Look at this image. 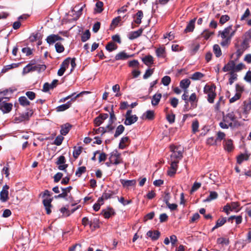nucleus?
Here are the masks:
<instances>
[{
  "instance_id": "nucleus-8",
  "label": "nucleus",
  "mask_w": 251,
  "mask_h": 251,
  "mask_svg": "<svg viewBox=\"0 0 251 251\" xmlns=\"http://www.w3.org/2000/svg\"><path fill=\"white\" fill-rule=\"evenodd\" d=\"M236 119L235 115L233 112H229L226 116L223 117L224 121L228 123L230 126H232V122Z\"/></svg>"
},
{
  "instance_id": "nucleus-36",
  "label": "nucleus",
  "mask_w": 251,
  "mask_h": 251,
  "mask_svg": "<svg viewBox=\"0 0 251 251\" xmlns=\"http://www.w3.org/2000/svg\"><path fill=\"white\" fill-rule=\"evenodd\" d=\"M105 218H109L111 215H114V211L112 208H109L107 210H103L101 212Z\"/></svg>"
},
{
  "instance_id": "nucleus-2",
  "label": "nucleus",
  "mask_w": 251,
  "mask_h": 251,
  "mask_svg": "<svg viewBox=\"0 0 251 251\" xmlns=\"http://www.w3.org/2000/svg\"><path fill=\"white\" fill-rule=\"evenodd\" d=\"M171 151L172 152L170 156V160L179 161L182 157L183 150L180 146H171Z\"/></svg>"
},
{
  "instance_id": "nucleus-16",
  "label": "nucleus",
  "mask_w": 251,
  "mask_h": 251,
  "mask_svg": "<svg viewBox=\"0 0 251 251\" xmlns=\"http://www.w3.org/2000/svg\"><path fill=\"white\" fill-rule=\"evenodd\" d=\"M225 105V100L223 96H221L219 98V100L214 105L215 111L218 112L221 111V108Z\"/></svg>"
},
{
  "instance_id": "nucleus-19",
  "label": "nucleus",
  "mask_w": 251,
  "mask_h": 251,
  "mask_svg": "<svg viewBox=\"0 0 251 251\" xmlns=\"http://www.w3.org/2000/svg\"><path fill=\"white\" fill-rule=\"evenodd\" d=\"M132 56L133 55H128L125 51H122L116 54L115 58L116 60H125Z\"/></svg>"
},
{
  "instance_id": "nucleus-54",
  "label": "nucleus",
  "mask_w": 251,
  "mask_h": 251,
  "mask_svg": "<svg viewBox=\"0 0 251 251\" xmlns=\"http://www.w3.org/2000/svg\"><path fill=\"white\" fill-rule=\"evenodd\" d=\"M90 37V32L88 30L85 31L81 36V41L82 42H86Z\"/></svg>"
},
{
  "instance_id": "nucleus-23",
  "label": "nucleus",
  "mask_w": 251,
  "mask_h": 251,
  "mask_svg": "<svg viewBox=\"0 0 251 251\" xmlns=\"http://www.w3.org/2000/svg\"><path fill=\"white\" fill-rule=\"evenodd\" d=\"M218 197V193L215 191H210L209 195L207 197L206 199L203 201V202H210L213 200H216Z\"/></svg>"
},
{
  "instance_id": "nucleus-59",
  "label": "nucleus",
  "mask_w": 251,
  "mask_h": 251,
  "mask_svg": "<svg viewBox=\"0 0 251 251\" xmlns=\"http://www.w3.org/2000/svg\"><path fill=\"white\" fill-rule=\"evenodd\" d=\"M167 119L168 121L170 123L172 124L175 122V115L172 114H168L166 116Z\"/></svg>"
},
{
  "instance_id": "nucleus-39",
  "label": "nucleus",
  "mask_w": 251,
  "mask_h": 251,
  "mask_svg": "<svg viewBox=\"0 0 251 251\" xmlns=\"http://www.w3.org/2000/svg\"><path fill=\"white\" fill-rule=\"evenodd\" d=\"M136 18L134 20V22L137 24H140L143 17V12L141 10L138 11L136 14Z\"/></svg>"
},
{
  "instance_id": "nucleus-60",
  "label": "nucleus",
  "mask_w": 251,
  "mask_h": 251,
  "mask_svg": "<svg viewBox=\"0 0 251 251\" xmlns=\"http://www.w3.org/2000/svg\"><path fill=\"white\" fill-rule=\"evenodd\" d=\"M178 103V100L176 98H172L170 99V104L174 107H177Z\"/></svg>"
},
{
  "instance_id": "nucleus-21",
  "label": "nucleus",
  "mask_w": 251,
  "mask_h": 251,
  "mask_svg": "<svg viewBox=\"0 0 251 251\" xmlns=\"http://www.w3.org/2000/svg\"><path fill=\"white\" fill-rule=\"evenodd\" d=\"M147 235L150 237L152 240H156L160 236V232L157 231L150 230L147 233Z\"/></svg>"
},
{
  "instance_id": "nucleus-55",
  "label": "nucleus",
  "mask_w": 251,
  "mask_h": 251,
  "mask_svg": "<svg viewBox=\"0 0 251 251\" xmlns=\"http://www.w3.org/2000/svg\"><path fill=\"white\" fill-rule=\"evenodd\" d=\"M64 139V137L61 135L57 136L54 141V144L57 146L60 145Z\"/></svg>"
},
{
  "instance_id": "nucleus-47",
  "label": "nucleus",
  "mask_w": 251,
  "mask_h": 251,
  "mask_svg": "<svg viewBox=\"0 0 251 251\" xmlns=\"http://www.w3.org/2000/svg\"><path fill=\"white\" fill-rule=\"evenodd\" d=\"M117 48V46L113 42L108 43L106 46V49L109 51H112Z\"/></svg>"
},
{
  "instance_id": "nucleus-10",
  "label": "nucleus",
  "mask_w": 251,
  "mask_h": 251,
  "mask_svg": "<svg viewBox=\"0 0 251 251\" xmlns=\"http://www.w3.org/2000/svg\"><path fill=\"white\" fill-rule=\"evenodd\" d=\"M114 127L113 126L107 125L105 127H100L97 129H94L93 132L95 134H103L107 131H111L114 129Z\"/></svg>"
},
{
  "instance_id": "nucleus-17",
  "label": "nucleus",
  "mask_w": 251,
  "mask_h": 251,
  "mask_svg": "<svg viewBox=\"0 0 251 251\" xmlns=\"http://www.w3.org/2000/svg\"><path fill=\"white\" fill-rule=\"evenodd\" d=\"M62 193L59 194L57 196H55V199L58 198H66L68 196V194L70 192L71 190L72 189V187L71 186H69L66 188H61Z\"/></svg>"
},
{
  "instance_id": "nucleus-33",
  "label": "nucleus",
  "mask_w": 251,
  "mask_h": 251,
  "mask_svg": "<svg viewBox=\"0 0 251 251\" xmlns=\"http://www.w3.org/2000/svg\"><path fill=\"white\" fill-rule=\"evenodd\" d=\"M85 5L84 4L82 6H81L80 8L78 7V6H75L72 12H75V18L76 19H78L79 16L81 14V11L83 8V7H85Z\"/></svg>"
},
{
  "instance_id": "nucleus-58",
  "label": "nucleus",
  "mask_w": 251,
  "mask_h": 251,
  "mask_svg": "<svg viewBox=\"0 0 251 251\" xmlns=\"http://www.w3.org/2000/svg\"><path fill=\"white\" fill-rule=\"evenodd\" d=\"M217 242L218 244H225V245H228L229 244V240L228 239L221 237L217 239Z\"/></svg>"
},
{
  "instance_id": "nucleus-14",
  "label": "nucleus",
  "mask_w": 251,
  "mask_h": 251,
  "mask_svg": "<svg viewBox=\"0 0 251 251\" xmlns=\"http://www.w3.org/2000/svg\"><path fill=\"white\" fill-rule=\"evenodd\" d=\"M52 201V199L49 198L44 199L43 201V203L46 210V213L47 214H50L51 213V210L50 208L52 207V205L51 204Z\"/></svg>"
},
{
  "instance_id": "nucleus-63",
  "label": "nucleus",
  "mask_w": 251,
  "mask_h": 251,
  "mask_svg": "<svg viewBox=\"0 0 251 251\" xmlns=\"http://www.w3.org/2000/svg\"><path fill=\"white\" fill-rule=\"evenodd\" d=\"M201 183L195 182L191 189V193H192L194 192L197 191L198 189H199L201 187Z\"/></svg>"
},
{
  "instance_id": "nucleus-43",
  "label": "nucleus",
  "mask_w": 251,
  "mask_h": 251,
  "mask_svg": "<svg viewBox=\"0 0 251 251\" xmlns=\"http://www.w3.org/2000/svg\"><path fill=\"white\" fill-rule=\"evenodd\" d=\"M213 51L216 57H219L222 54L221 50L218 45H214L213 46Z\"/></svg>"
},
{
  "instance_id": "nucleus-35",
  "label": "nucleus",
  "mask_w": 251,
  "mask_h": 251,
  "mask_svg": "<svg viewBox=\"0 0 251 251\" xmlns=\"http://www.w3.org/2000/svg\"><path fill=\"white\" fill-rule=\"evenodd\" d=\"M129 139L128 137H123L119 143V147L120 149H124L126 148V147L127 146L126 144L128 142Z\"/></svg>"
},
{
  "instance_id": "nucleus-45",
  "label": "nucleus",
  "mask_w": 251,
  "mask_h": 251,
  "mask_svg": "<svg viewBox=\"0 0 251 251\" xmlns=\"http://www.w3.org/2000/svg\"><path fill=\"white\" fill-rule=\"evenodd\" d=\"M110 118L109 120V124L108 125L112 126V124L116 120V117L114 114L113 109L112 108L111 111L110 112Z\"/></svg>"
},
{
  "instance_id": "nucleus-24",
  "label": "nucleus",
  "mask_w": 251,
  "mask_h": 251,
  "mask_svg": "<svg viewBox=\"0 0 251 251\" xmlns=\"http://www.w3.org/2000/svg\"><path fill=\"white\" fill-rule=\"evenodd\" d=\"M225 149L227 151H231L233 149L232 141L231 139L225 140L224 142Z\"/></svg>"
},
{
  "instance_id": "nucleus-5",
  "label": "nucleus",
  "mask_w": 251,
  "mask_h": 251,
  "mask_svg": "<svg viewBox=\"0 0 251 251\" xmlns=\"http://www.w3.org/2000/svg\"><path fill=\"white\" fill-rule=\"evenodd\" d=\"M9 187L5 184L4 185L1 191L0 192V200L2 202H6L9 199L8 197V189Z\"/></svg>"
},
{
  "instance_id": "nucleus-52",
  "label": "nucleus",
  "mask_w": 251,
  "mask_h": 251,
  "mask_svg": "<svg viewBox=\"0 0 251 251\" xmlns=\"http://www.w3.org/2000/svg\"><path fill=\"white\" fill-rule=\"evenodd\" d=\"M56 51L58 53H61L64 50V46L60 43H56L55 45Z\"/></svg>"
},
{
  "instance_id": "nucleus-15",
  "label": "nucleus",
  "mask_w": 251,
  "mask_h": 251,
  "mask_svg": "<svg viewBox=\"0 0 251 251\" xmlns=\"http://www.w3.org/2000/svg\"><path fill=\"white\" fill-rule=\"evenodd\" d=\"M116 194V193L114 191L108 190L103 193L102 196L99 199V202H101V203H103L104 200H107L112 197L114 195Z\"/></svg>"
},
{
  "instance_id": "nucleus-32",
  "label": "nucleus",
  "mask_w": 251,
  "mask_h": 251,
  "mask_svg": "<svg viewBox=\"0 0 251 251\" xmlns=\"http://www.w3.org/2000/svg\"><path fill=\"white\" fill-rule=\"evenodd\" d=\"M37 67L35 66H32L30 64L27 65L24 69L23 71V74H26L29 73L31 71H34L36 70Z\"/></svg>"
},
{
  "instance_id": "nucleus-25",
  "label": "nucleus",
  "mask_w": 251,
  "mask_h": 251,
  "mask_svg": "<svg viewBox=\"0 0 251 251\" xmlns=\"http://www.w3.org/2000/svg\"><path fill=\"white\" fill-rule=\"evenodd\" d=\"M121 183L124 187H128L129 186H134L136 184V180H125L121 179Z\"/></svg>"
},
{
  "instance_id": "nucleus-11",
  "label": "nucleus",
  "mask_w": 251,
  "mask_h": 251,
  "mask_svg": "<svg viewBox=\"0 0 251 251\" xmlns=\"http://www.w3.org/2000/svg\"><path fill=\"white\" fill-rule=\"evenodd\" d=\"M108 117V114H101L94 120V124L96 126H100L103 121Z\"/></svg>"
},
{
  "instance_id": "nucleus-61",
  "label": "nucleus",
  "mask_w": 251,
  "mask_h": 251,
  "mask_svg": "<svg viewBox=\"0 0 251 251\" xmlns=\"http://www.w3.org/2000/svg\"><path fill=\"white\" fill-rule=\"evenodd\" d=\"M229 20V17L227 15H223L221 17L220 19V23L222 25L224 24Z\"/></svg>"
},
{
  "instance_id": "nucleus-26",
  "label": "nucleus",
  "mask_w": 251,
  "mask_h": 251,
  "mask_svg": "<svg viewBox=\"0 0 251 251\" xmlns=\"http://www.w3.org/2000/svg\"><path fill=\"white\" fill-rule=\"evenodd\" d=\"M72 126L70 124L67 123L61 126L60 133L62 135H66L69 131Z\"/></svg>"
},
{
  "instance_id": "nucleus-49",
  "label": "nucleus",
  "mask_w": 251,
  "mask_h": 251,
  "mask_svg": "<svg viewBox=\"0 0 251 251\" xmlns=\"http://www.w3.org/2000/svg\"><path fill=\"white\" fill-rule=\"evenodd\" d=\"M230 77L229 78V84L230 85H232L234 81L237 79V74H235L233 72H230L229 73Z\"/></svg>"
},
{
  "instance_id": "nucleus-53",
  "label": "nucleus",
  "mask_w": 251,
  "mask_h": 251,
  "mask_svg": "<svg viewBox=\"0 0 251 251\" xmlns=\"http://www.w3.org/2000/svg\"><path fill=\"white\" fill-rule=\"evenodd\" d=\"M161 82L165 86H168L171 82V77L166 75L164 76L161 79Z\"/></svg>"
},
{
  "instance_id": "nucleus-56",
  "label": "nucleus",
  "mask_w": 251,
  "mask_h": 251,
  "mask_svg": "<svg viewBox=\"0 0 251 251\" xmlns=\"http://www.w3.org/2000/svg\"><path fill=\"white\" fill-rule=\"evenodd\" d=\"M245 65L242 63H240L237 65H235V63H234V73L241 71L245 68Z\"/></svg>"
},
{
  "instance_id": "nucleus-51",
  "label": "nucleus",
  "mask_w": 251,
  "mask_h": 251,
  "mask_svg": "<svg viewBox=\"0 0 251 251\" xmlns=\"http://www.w3.org/2000/svg\"><path fill=\"white\" fill-rule=\"evenodd\" d=\"M103 2L98 1L96 4L95 11L98 13H100L103 10Z\"/></svg>"
},
{
  "instance_id": "nucleus-50",
  "label": "nucleus",
  "mask_w": 251,
  "mask_h": 251,
  "mask_svg": "<svg viewBox=\"0 0 251 251\" xmlns=\"http://www.w3.org/2000/svg\"><path fill=\"white\" fill-rule=\"evenodd\" d=\"M86 171V167L84 166H82L79 167L77 171L75 172V175L78 177H80L81 175L84 173Z\"/></svg>"
},
{
  "instance_id": "nucleus-9",
  "label": "nucleus",
  "mask_w": 251,
  "mask_h": 251,
  "mask_svg": "<svg viewBox=\"0 0 251 251\" xmlns=\"http://www.w3.org/2000/svg\"><path fill=\"white\" fill-rule=\"evenodd\" d=\"M70 58L66 59L61 64L60 68L57 72L59 76H62L65 72L66 69L68 67L70 63Z\"/></svg>"
},
{
  "instance_id": "nucleus-57",
  "label": "nucleus",
  "mask_w": 251,
  "mask_h": 251,
  "mask_svg": "<svg viewBox=\"0 0 251 251\" xmlns=\"http://www.w3.org/2000/svg\"><path fill=\"white\" fill-rule=\"evenodd\" d=\"M121 21V18L120 16H118L114 18L112 21L111 26H113V28H115L118 25V24L120 23Z\"/></svg>"
},
{
  "instance_id": "nucleus-1",
  "label": "nucleus",
  "mask_w": 251,
  "mask_h": 251,
  "mask_svg": "<svg viewBox=\"0 0 251 251\" xmlns=\"http://www.w3.org/2000/svg\"><path fill=\"white\" fill-rule=\"evenodd\" d=\"M236 29L237 27L235 29H233L232 26L229 25L223 30L219 31V36L223 39L221 43L222 46H226L230 43L231 39L234 35Z\"/></svg>"
},
{
  "instance_id": "nucleus-38",
  "label": "nucleus",
  "mask_w": 251,
  "mask_h": 251,
  "mask_svg": "<svg viewBox=\"0 0 251 251\" xmlns=\"http://www.w3.org/2000/svg\"><path fill=\"white\" fill-rule=\"evenodd\" d=\"M19 101L20 104L24 106H28L30 104V102L25 96L20 97L19 99Z\"/></svg>"
},
{
  "instance_id": "nucleus-12",
  "label": "nucleus",
  "mask_w": 251,
  "mask_h": 251,
  "mask_svg": "<svg viewBox=\"0 0 251 251\" xmlns=\"http://www.w3.org/2000/svg\"><path fill=\"white\" fill-rule=\"evenodd\" d=\"M58 81V80L54 79L50 84L48 82L45 83L43 85V91L47 92L50 89L55 88L57 84Z\"/></svg>"
},
{
  "instance_id": "nucleus-29",
  "label": "nucleus",
  "mask_w": 251,
  "mask_h": 251,
  "mask_svg": "<svg viewBox=\"0 0 251 251\" xmlns=\"http://www.w3.org/2000/svg\"><path fill=\"white\" fill-rule=\"evenodd\" d=\"M71 105V101H68L65 104H62L56 107V111L57 112L64 111L70 107Z\"/></svg>"
},
{
  "instance_id": "nucleus-62",
  "label": "nucleus",
  "mask_w": 251,
  "mask_h": 251,
  "mask_svg": "<svg viewBox=\"0 0 251 251\" xmlns=\"http://www.w3.org/2000/svg\"><path fill=\"white\" fill-rule=\"evenodd\" d=\"M119 201L121 202L123 205H126L127 204H130L131 203V200H125L124 197H121L119 198L118 197Z\"/></svg>"
},
{
  "instance_id": "nucleus-44",
  "label": "nucleus",
  "mask_w": 251,
  "mask_h": 251,
  "mask_svg": "<svg viewBox=\"0 0 251 251\" xmlns=\"http://www.w3.org/2000/svg\"><path fill=\"white\" fill-rule=\"evenodd\" d=\"M249 156L247 154H241L237 157V162L241 164L244 160H248Z\"/></svg>"
},
{
  "instance_id": "nucleus-31",
  "label": "nucleus",
  "mask_w": 251,
  "mask_h": 251,
  "mask_svg": "<svg viewBox=\"0 0 251 251\" xmlns=\"http://www.w3.org/2000/svg\"><path fill=\"white\" fill-rule=\"evenodd\" d=\"M190 83L191 81L189 79H184L180 82V87L184 89V90H188L187 88L189 87Z\"/></svg>"
},
{
  "instance_id": "nucleus-6",
  "label": "nucleus",
  "mask_w": 251,
  "mask_h": 251,
  "mask_svg": "<svg viewBox=\"0 0 251 251\" xmlns=\"http://www.w3.org/2000/svg\"><path fill=\"white\" fill-rule=\"evenodd\" d=\"M3 99H0V109L4 113H9L12 110L13 105L11 103L2 101Z\"/></svg>"
},
{
  "instance_id": "nucleus-3",
  "label": "nucleus",
  "mask_w": 251,
  "mask_h": 251,
  "mask_svg": "<svg viewBox=\"0 0 251 251\" xmlns=\"http://www.w3.org/2000/svg\"><path fill=\"white\" fill-rule=\"evenodd\" d=\"M216 86L213 85H205L204 88V92L207 96V100L210 103H213L216 96L215 92Z\"/></svg>"
},
{
  "instance_id": "nucleus-34",
  "label": "nucleus",
  "mask_w": 251,
  "mask_h": 251,
  "mask_svg": "<svg viewBox=\"0 0 251 251\" xmlns=\"http://www.w3.org/2000/svg\"><path fill=\"white\" fill-rule=\"evenodd\" d=\"M142 61L147 66H150L151 64L153 63V57L151 55H147L145 57L142 58Z\"/></svg>"
},
{
  "instance_id": "nucleus-28",
  "label": "nucleus",
  "mask_w": 251,
  "mask_h": 251,
  "mask_svg": "<svg viewBox=\"0 0 251 251\" xmlns=\"http://www.w3.org/2000/svg\"><path fill=\"white\" fill-rule=\"evenodd\" d=\"M196 21V19H194L191 20L189 23L188 24L185 29V32H192L193 31L195 27V23Z\"/></svg>"
},
{
  "instance_id": "nucleus-22",
  "label": "nucleus",
  "mask_w": 251,
  "mask_h": 251,
  "mask_svg": "<svg viewBox=\"0 0 251 251\" xmlns=\"http://www.w3.org/2000/svg\"><path fill=\"white\" fill-rule=\"evenodd\" d=\"M142 32L143 29L141 28L137 31L131 32L128 34V38L130 40H134L139 37Z\"/></svg>"
},
{
  "instance_id": "nucleus-27",
  "label": "nucleus",
  "mask_w": 251,
  "mask_h": 251,
  "mask_svg": "<svg viewBox=\"0 0 251 251\" xmlns=\"http://www.w3.org/2000/svg\"><path fill=\"white\" fill-rule=\"evenodd\" d=\"M162 95L161 93H157L154 95L152 97L151 100V104L153 106L158 105L159 103L160 99L161 98Z\"/></svg>"
},
{
  "instance_id": "nucleus-18",
  "label": "nucleus",
  "mask_w": 251,
  "mask_h": 251,
  "mask_svg": "<svg viewBox=\"0 0 251 251\" xmlns=\"http://www.w3.org/2000/svg\"><path fill=\"white\" fill-rule=\"evenodd\" d=\"M234 61L233 60L229 61L223 68V71L225 72H233L234 69Z\"/></svg>"
},
{
  "instance_id": "nucleus-37",
  "label": "nucleus",
  "mask_w": 251,
  "mask_h": 251,
  "mask_svg": "<svg viewBox=\"0 0 251 251\" xmlns=\"http://www.w3.org/2000/svg\"><path fill=\"white\" fill-rule=\"evenodd\" d=\"M226 221V218L222 217L219 219L216 222V225L215 226L213 227L212 230H214L215 229L219 227L222 226L223 225H224Z\"/></svg>"
},
{
  "instance_id": "nucleus-41",
  "label": "nucleus",
  "mask_w": 251,
  "mask_h": 251,
  "mask_svg": "<svg viewBox=\"0 0 251 251\" xmlns=\"http://www.w3.org/2000/svg\"><path fill=\"white\" fill-rule=\"evenodd\" d=\"M82 148L81 147H75L73 151V156L75 158H77L82 152Z\"/></svg>"
},
{
  "instance_id": "nucleus-30",
  "label": "nucleus",
  "mask_w": 251,
  "mask_h": 251,
  "mask_svg": "<svg viewBox=\"0 0 251 251\" xmlns=\"http://www.w3.org/2000/svg\"><path fill=\"white\" fill-rule=\"evenodd\" d=\"M154 117V113L153 111L148 110L143 115V119L148 120H152Z\"/></svg>"
},
{
  "instance_id": "nucleus-42",
  "label": "nucleus",
  "mask_w": 251,
  "mask_h": 251,
  "mask_svg": "<svg viewBox=\"0 0 251 251\" xmlns=\"http://www.w3.org/2000/svg\"><path fill=\"white\" fill-rule=\"evenodd\" d=\"M124 130L125 127L122 125H119L116 129V131L114 134V137L116 138L118 137L124 132Z\"/></svg>"
},
{
  "instance_id": "nucleus-7",
  "label": "nucleus",
  "mask_w": 251,
  "mask_h": 251,
  "mask_svg": "<svg viewBox=\"0 0 251 251\" xmlns=\"http://www.w3.org/2000/svg\"><path fill=\"white\" fill-rule=\"evenodd\" d=\"M109 160L111 163L117 165L122 162L121 158L120 153H118L117 151L113 152L109 157Z\"/></svg>"
},
{
  "instance_id": "nucleus-4",
  "label": "nucleus",
  "mask_w": 251,
  "mask_h": 251,
  "mask_svg": "<svg viewBox=\"0 0 251 251\" xmlns=\"http://www.w3.org/2000/svg\"><path fill=\"white\" fill-rule=\"evenodd\" d=\"M132 110H128L125 114V120L124 124L126 126H130L136 122L138 120V117L136 115L132 114Z\"/></svg>"
},
{
  "instance_id": "nucleus-40",
  "label": "nucleus",
  "mask_w": 251,
  "mask_h": 251,
  "mask_svg": "<svg viewBox=\"0 0 251 251\" xmlns=\"http://www.w3.org/2000/svg\"><path fill=\"white\" fill-rule=\"evenodd\" d=\"M18 66H19L18 64H16V63H13L12 64L5 66L2 69L1 73H5L8 70H9L11 69L14 68H16V67H18Z\"/></svg>"
},
{
  "instance_id": "nucleus-48",
  "label": "nucleus",
  "mask_w": 251,
  "mask_h": 251,
  "mask_svg": "<svg viewBox=\"0 0 251 251\" xmlns=\"http://www.w3.org/2000/svg\"><path fill=\"white\" fill-rule=\"evenodd\" d=\"M199 124L197 120L193 121L192 124V131L194 133H195L199 130Z\"/></svg>"
},
{
  "instance_id": "nucleus-46",
  "label": "nucleus",
  "mask_w": 251,
  "mask_h": 251,
  "mask_svg": "<svg viewBox=\"0 0 251 251\" xmlns=\"http://www.w3.org/2000/svg\"><path fill=\"white\" fill-rule=\"evenodd\" d=\"M204 75L200 72H196L191 76V78L193 80H199L203 77Z\"/></svg>"
},
{
  "instance_id": "nucleus-64",
  "label": "nucleus",
  "mask_w": 251,
  "mask_h": 251,
  "mask_svg": "<svg viewBox=\"0 0 251 251\" xmlns=\"http://www.w3.org/2000/svg\"><path fill=\"white\" fill-rule=\"evenodd\" d=\"M165 52L164 48H158L156 50V53L157 56H162Z\"/></svg>"
},
{
  "instance_id": "nucleus-20",
  "label": "nucleus",
  "mask_w": 251,
  "mask_h": 251,
  "mask_svg": "<svg viewBox=\"0 0 251 251\" xmlns=\"http://www.w3.org/2000/svg\"><path fill=\"white\" fill-rule=\"evenodd\" d=\"M29 119L28 113H26L25 114H23L18 117H15L14 119V122L15 123H19L23 121L27 120Z\"/></svg>"
},
{
  "instance_id": "nucleus-13",
  "label": "nucleus",
  "mask_w": 251,
  "mask_h": 251,
  "mask_svg": "<svg viewBox=\"0 0 251 251\" xmlns=\"http://www.w3.org/2000/svg\"><path fill=\"white\" fill-rule=\"evenodd\" d=\"M63 39L58 35L51 34L48 36L46 39L48 43L50 44H53L59 40H63Z\"/></svg>"
}]
</instances>
